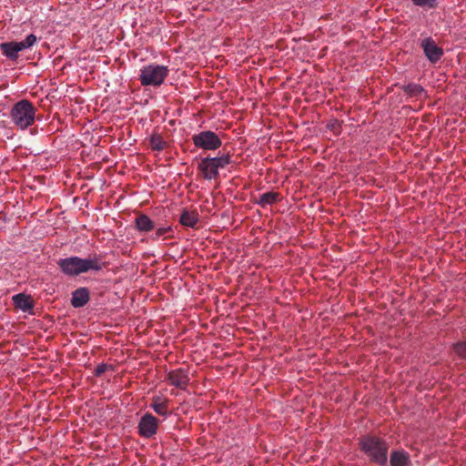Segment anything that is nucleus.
I'll return each mask as SVG.
<instances>
[{"label": "nucleus", "mask_w": 466, "mask_h": 466, "mask_svg": "<svg viewBox=\"0 0 466 466\" xmlns=\"http://www.w3.org/2000/svg\"><path fill=\"white\" fill-rule=\"evenodd\" d=\"M136 228L140 232H149L156 228V224L148 216L140 214L136 218Z\"/></svg>", "instance_id": "nucleus-14"}, {"label": "nucleus", "mask_w": 466, "mask_h": 466, "mask_svg": "<svg viewBox=\"0 0 466 466\" xmlns=\"http://www.w3.org/2000/svg\"><path fill=\"white\" fill-rule=\"evenodd\" d=\"M168 403L169 400L167 399L157 395L152 398V403L150 404V407L157 414L166 417L169 413Z\"/></svg>", "instance_id": "nucleus-12"}, {"label": "nucleus", "mask_w": 466, "mask_h": 466, "mask_svg": "<svg viewBox=\"0 0 466 466\" xmlns=\"http://www.w3.org/2000/svg\"><path fill=\"white\" fill-rule=\"evenodd\" d=\"M402 90L410 97H420L425 94L424 88L415 83H410L402 86Z\"/></svg>", "instance_id": "nucleus-17"}, {"label": "nucleus", "mask_w": 466, "mask_h": 466, "mask_svg": "<svg viewBox=\"0 0 466 466\" xmlns=\"http://www.w3.org/2000/svg\"><path fill=\"white\" fill-rule=\"evenodd\" d=\"M414 5L424 9H434L438 6V0H410Z\"/></svg>", "instance_id": "nucleus-21"}, {"label": "nucleus", "mask_w": 466, "mask_h": 466, "mask_svg": "<svg viewBox=\"0 0 466 466\" xmlns=\"http://www.w3.org/2000/svg\"><path fill=\"white\" fill-rule=\"evenodd\" d=\"M360 447L371 462L381 466L387 463L389 445L382 439L376 436H364L360 441Z\"/></svg>", "instance_id": "nucleus-2"}, {"label": "nucleus", "mask_w": 466, "mask_h": 466, "mask_svg": "<svg viewBox=\"0 0 466 466\" xmlns=\"http://www.w3.org/2000/svg\"><path fill=\"white\" fill-rule=\"evenodd\" d=\"M12 299L15 306L24 312H28L34 308V301L29 295L18 293L13 296Z\"/></svg>", "instance_id": "nucleus-11"}, {"label": "nucleus", "mask_w": 466, "mask_h": 466, "mask_svg": "<svg viewBox=\"0 0 466 466\" xmlns=\"http://www.w3.org/2000/svg\"><path fill=\"white\" fill-rule=\"evenodd\" d=\"M198 168L201 171L205 179H216L219 176L218 169L210 157L202 158L198 163Z\"/></svg>", "instance_id": "nucleus-8"}, {"label": "nucleus", "mask_w": 466, "mask_h": 466, "mask_svg": "<svg viewBox=\"0 0 466 466\" xmlns=\"http://www.w3.org/2000/svg\"><path fill=\"white\" fill-rule=\"evenodd\" d=\"M36 42V36L34 34H30L26 38L21 42L15 41V46L16 51L19 53L26 48L31 47Z\"/></svg>", "instance_id": "nucleus-20"}, {"label": "nucleus", "mask_w": 466, "mask_h": 466, "mask_svg": "<svg viewBox=\"0 0 466 466\" xmlns=\"http://www.w3.org/2000/svg\"><path fill=\"white\" fill-rule=\"evenodd\" d=\"M390 466H410L411 462L407 451H393L390 453Z\"/></svg>", "instance_id": "nucleus-13"}, {"label": "nucleus", "mask_w": 466, "mask_h": 466, "mask_svg": "<svg viewBox=\"0 0 466 466\" xmlns=\"http://www.w3.org/2000/svg\"><path fill=\"white\" fill-rule=\"evenodd\" d=\"M420 46L427 59L432 64L439 62L444 55L443 49L431 36L422 39Z\"/></svg>", "instance_id": "nucleus-6"}, {"label": "nucleus", "mask_w": 466, "mask_h": 466, "mask_svg": "<svg viewBox=\"0 0 466 466\" xmlns=\"http://www.w3.org/2000/svg\"><path fill=\"white\" fill-rule=\"evenodd\" d=\"M167 380L171 385L184 390L189 382V378L186 370L177 369L167 373Z\"/></svg>", "instance_id": "nucleus-9"}, {"label": "nucleus", "mask_w": 466, "mask_h": 466, "mask_svg": "<svg viewBox=\"0 0 466 466\" xmlns=\"http://www.w3.org/2000/svg\"><path fill=\"white\" fill-rule=\"evenodd\" d=\"M192 141L197 147L204 150H216L222 145L218 136L210 130L201 131L193 135Z\"/></svg>", "instance_id": "nucleus-5"}, {"label": "nucleus", "mask_w": 466, "mask_h": 466, "mask_svg": "<svg viewBox=\"0 0 466 466\" xmlns=\"http://www.w3.org/2000/svg\"><path fill=\"white\" fill-rule=\"evenodd\" d=\"M56 264L61 272L68 277H76L90 270L99 271L106 266L96 255L89 256L86 258L72 256L58 259Z\"/></svg>", "instance_id": "nucleus-1"}, {"label": "nucleus", "mask_w": 466, "mask_h": 466, "mask_svg": "<svg viewBox=\"0 0 466 466\" xmlns=\"http://www.w3.org/2000/svg\"><path fill=\"white\" fill-rule=\"evenodd\" d=\"M454 352L462 360H466V339L453 345Z\"/></svg>", "instance_id": "nucleus-23"}, {"label": "nucleus", "mask_w": 466, "mask_h": 466, "mask_svg": "<svg viewBox=\"0 0 466 466\" xmlns=\"http://www.w3.org/2000/svg\"><path fill=\"white\" fill-rule=\"evenodd\" d=\"M279 193L275 191H269L261 194L258 197V199L255 201L256 204L259 205L261 208H265L268 205H272L279 201Z\"/></svg>", "instance_id": "nucleus-16"}, {"label": "nucleus", "mask_w": 466, "mask_h": 466, "mask_svg": "<svg viewBox=\"0 0 466 466\" xmlns=\"http://www.w3.org/2000/svg\"><path fill=\"white\" fill-rule=\"evenodd\" d=\"M212 159V161L215 163L216 167L218 169L219 168H224L225 167H227L230 161H231V157L228 154L227 155H223L221 157H210Z\"/></svg>", "instance_id": "nucleus-22"}, {"label": "nucleus", "mask_w": 466, "mask_h": 466, "mask_svg": "<svg viewBox=\"0 0 466 466\" xmlns=\"http://www.w3.org/2000/svg\"><path fill=\"white\" fill-rule=\"evenodd\" d=\"M167 143L159 134L154 133L149 137V147L152 150L161 151L167 147Z\"/></svg>", "instance_id": "nucleus-19"}, {"label": "nucleus", "mask_w": 466, "mask_h": 466, "mask_svg": "<svg viewBox=\"0 0 466 466\" xmlns=\"http://www.w3.org/2000/svg\"><path fill=\"white\" fill-rule=\"evenodd\" d=\"M179 222L188 228H196L198 222V214L196 211L184 209L180 215Z\"/></svg>", "instance_id": "nucleus-15"}, {"label": "nucleus", "mask_w": 466, "mask_h": 466, "mask_svg": "<svg viewBox=\"0 0 466 466\" xmlns=\"http://www.w3.org/2000/svg\"><path fill=\"white\" fill-rule=\"evenodd\" d=\"M90 299V292L87 288H78L72 293L71 305L74 308L84 307Z\"/></svg>", "instance_id": "nucleus-10"}, {"label": "nucleus", "mask_w": 466, "mask_h": 466, "mask_svg": "<svg viewBox=\"0 0 466 466\" xmlns=\"http://www.w3.org/2000/svg\"><path fill=\"white\" fill-rule=\"evenodd\" d=\"M36 108L27 99L18 101L14 105L10 113V118L14 125L20 129H25L32 126L35 119Z\"/></svg>", "instance_id": "nucleus-3"}, {"label": "nucleus", "mask_w": 466, "mask_h": 466, "mask_svg": "<svg viewBox=\"0 0 466 466\" xmlns=\"http://www.w3.org/2000/svg\"><path fill=\"white\" fill-rule=\"evenodd\" d=\"M0 49L2 53L10 59H15L18 56V52L15 46V41L0 44Z\"/></svg>", "instance_id": "nucleus-18"}, {"label": "nucleus", "mask_w": 466, "mask_h": 466, "mask_svg": "<svg viewBox=\"0 0 466 466\" xmlns=\"http://www.w3.org/2000/svg\"><path fill=\"white\" fill-rule=\"evenodd\" d=\"M156 232L151 236V239L153 240H157L161 236L170 232L172 230L171 227L167 226V227H156Z\"/></svg>", "instance_id": "nucleus-24"}, {"label": "nucleus", "mask_w": 466, "mask_h": 466, "mask_svg": "<svg viewBox=\"0 0 466 466\" xmlns=\"http://www.w3.org/2000/svg\"><path fill=\"white\" fill-rule=\"evenodd\" d=\"M159 420L151 413L144 414L138 422V432L144 438H151L158 429Z\"/></svg>", "instance_id": "nucleus-7"}, {"label": "nucleus", "mask_w": 466, "mask_h": 466, "mask_svg": "<svg viewBox=\"0 0 466 466\" xmlns=\"http://www.w3.org/2000/svg\"><path fill=\"white\" fill-rule=\"evenodd\" d=\"M168 72L165 66L151 64L141 69L139 81L142 86H159L168 76Z\"/></svg>", "instance_id": "nucleus-4"}, {"label": "nucleus", "mask_w": 466, "mask_h": 466, "mask_svg": "<svg viewBox=\"0 0 466 466\" xmlns=\"http://www.w3.org/2000/svg\"><path fill=\"white\" fill-rule=\"evenodd\" d=\"M108 369V366L105 363H101L99 364L96 370H95V376L96 377H99L101 376L103 373H105L106 371V370Z\"/></svg>", "instance_id": "nucleus-25"}]
</instances>
